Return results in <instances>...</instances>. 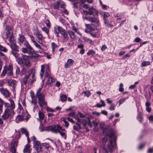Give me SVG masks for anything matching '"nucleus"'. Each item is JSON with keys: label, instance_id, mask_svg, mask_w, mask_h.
<instances>
[{"label": "nucleus", "instance_id": "nucleus-1", "mask_svg": "<svg viewBox=\"0 0 153 153\" xmlns=\"http://www.w3.org/2000/svg\"><path fill=\"white\" fill-rule=\"evenodd\" d=\"M100 126L102 130L103 134L107 135L109 137V142L107 146V149L110 152L112 153L116 145L117 137L115 135V132L112 129L108 130L106 128H104V124L103 123H100Z\"/></svg>", "mask_w": 153, "mask_h": 153}, {"label": "nucleus", "instance_id": "nucleus-2", "mask_svg": "<svg viewBox=\"0 0 153 153\" xmlns=\"http://www.w3.org/2000/svg\"><path fill=\"white\" fill-rule=\"evenodd\" d=\"M12 49V53L15 57L16 61L19 64L23 65L26 67H30V61L29 59L28 56L26 55H22V57H19L18 54L14 51L18 52L19 48L16 45V43L14 44L10 45Z\"/></svg>", "mask_w": 153, "mask_h": 153}, {"label": "nucleus", "instance_id": "nucleus-3", "mask_svg": "<svg viewBox=\"0 0 153 153\" xmlns=\"http://www.w3.org/2000/svg\"><path fill=\"white\" fill-rule=\"evenodd\" d=\"M41 88H39L37 91L36 96L38 98V103L39 106L42 108L46 107L47 103L45 100V95L41 92Z\"/></svg>", "mask_w": 153, "mask_h": 153}, {"label": "nucleus", "instance_id": "nucleus-4", "mask_svg": "<svg viewBox=\"0 0 153 153\" xmlns=\"http://www.w3.org/2000/svg\"><path fill=\"white\" fill-rule=\"evenodd\" d=\"M54 32L57 37H59V34L60 33L64 39L68 37L67 31L60 26L55 27H54Z\"/></svg>", "mask_w": 153, "mask_h": 153}, {"label": "nucleus", "instance_id": "nucleus-5", "mask_svg": "<svg viewBox=\"0 0 153 153\" xmlns=\"http://www.w3.org/2000/svg\"><path fill=\"white\" fill-rule=\"evenodd\" d=\"M51 129H52L51 131L54 133H57L59 132L62 136H65V133L60 131H65V130L64 128H63L59 125L57 124L53 126V127H50Z\"/></svg>", "mask_w": 153, "mask_h": 153}, {"label": "nucleus", "instance_id": "nucleus-6", "mask_svg": "<svg viewBox=\"0 0 153 153\" xmlns=\"http://www.w3.org/2000/svg\"><path fill=\"white\" fill-rule=\"evenodd\" d=\"M15 113L14 111H11L8 108H6L2 116V117L4 120H5L8 119L10 116L11 117L12 115H13Z\"/></svg>", "mask_w": 153, "mask_h": 153}, {"label": "nucleus", "instance_id": "nucleus-7", "mask_svg": "<svg viewBox=\"0 0 153 153\" xmlns=\"http://www.w3.org/2000/svg\"><path fill=\"white\" fill-rule=\"evenodd\" d=\"M84 13L86 15L89 14L95 16L97 14L98 12L97 10L93 7H89L88 10H83Z\"/></svg>", "mask_w": 153, "mask_h": 153}, {"label": "nucleus", "instance_id": "nucleus-8", "mask_svg": "<svg viewBox=\"0 0 153 153\" xmlns=\"http://www.w3.org/2000/svg\"><path fill=\"white\" fill-rule=\"evenodd\" d=\"M9 103L6 102L5 103V105L7 107V108L9 109V110L11 111H14V109L15 107V105L14 102L11 99L9 100Z\"/></svg>", "mask_w": 153, "mask_h": 153}, {"label": "nucleus", "instance_id": "nucleus-9", "mask_svg": "<svg viewBox=\"0 0 153 153\" xmlns=\"http://www.w3.org/2000/svg\"><path fill=\"white\" fill-rule=\"evenodd\" d=\"M33 147L38 153L42 152V148L39 141H34L33 142Z\"/></svg>", "mask_w": 153, "mask_h": 153}, {"label": "nucleus", "instance_id": "nucleus-10", "mask_svg": "<svg viewBox=\"0 0 153 153\" xmlns=\"http://www.w3.org/2000/svg\"><path fill=\"white\" fill-rule=\"evenodd\" d=\"M83 19L84 20L85 19L91 22L95 23L97 24H98L99 22L98 19L95 17H88L86 16L85 17H83Z\"/></svg>", "mask_w": 153, "mask_h": 153}, {"label": "nucleus", "instance_id": "nucleus-11", "mask_svg": "<svg viewBox=\"0 0 153 153\" xmlns=\"http://www.w3.org/2000/svg\"><path fill=\"white\" fill-rule=\"evenodd\" d=\"M6 30V39H8L9 37L13 36V32L11 27L7 25Z\"/></svg>", "mask_w": 153, "mask_h": 153}, {"label": "nucleus", "instance_id": "nucleus-12", "mask_svg": "<svg viewBox=\"0 0 153 153\" xmlns=\"http://www.w3.org/2000/svg\"><path fill=\"white\" fill-rule=\"evenodd\" d=\"M40 124L39 126V128L40 130L41 131H43L45 130L47 131H52V129H51L50 128L51 127H53V126H49L46 127H44V125L42 123V121L41 120H40Z\"/></svg>", "mask_w": 153, "mask_h": 153}, {"label": "nucleus", "instance_id": "nucleus-13", "mask_svg": "<svg viewBox=\"0 0 153 153\" xmlns=\"http://www.w3.org/2000/svg\"><path fill=\"white\" fill-rule=\"evenodd\" d=\"M34 35L38 39V42L40 44H42V41L43 39V36L42 34L39 31H36L34 34Z\"/></svg>", "mask_w": 153, "mask_h": 153}, {"label": "nucleus", "instance_id": "nucleus-14", "mask_svg": "<svg viewBox=\"0 0 153 153\" xmlns=\"http://www.w3.org/2000/svg\"><path fill=\"white\" fill-rule=\"evenodd\" d=\"M0 91L4 97L6 98L9 97H10V92L9 91L5 88H1Z\"/></svg>", "mask_w": 153, "mask_h": 153}, {"label": "nucleus", "instance_id": "nucleus-15", "mask_svg": "<svg viewBox=\"0 0 153 153\" xmlns=\"http://www.w3.org/2000/svg\"><path fill=\"white\" fill-rule=\"evenodd\" d=\"M19 37L18 38V43L21 45L23 44L24 42H25L26 41L25 38L24 36L22 34H19Z\"/></svg>", "mask_w": 153, "mask_h": 153}, {"label": "nucleus", "instance_id": "nucleus-16", "mask_svg": "<svg viewBox=\"0 0 153 153\" xmlns=\"http://www.w3.org/2000/svg\"><path fill=\"white\" fill-rule=\"evenodd\" d=\"M17 142L16 141L14 142L11 144V151L12 153H16V147L17 146Z\"/></svg>", "mask_w": 153, "mask_h": 153}, {"label": "nucleus", "instance_id": "nucleus-17", "mask_svg": "<svg viewBox=\"0 0 153 153\" xmlns=\"http://www.w3.org/2000/svg\"><path fill=\"white\" fill-rule=\"evenodd\" d=\"M74 62V61L71 59H68L67 62L65 64L64 67L65 68H68L73 64Z\"/></svg>", "mask_w": 153, "mask_h": 153}, {"label": "nucleus", "instance_id": "nucleus-18", "mask_svg": "<svg viewBox=\"0 0 153 153\" xmlns=\"http://www.w3.org/2000/svg\"><path fill=\"white\" fill-rule=\"evenodd\" d=\"M8 83L9 86H11L13 89H14L16 83V81L14 79H11L8 81Z\"/></svg>", "mask_w": 153, "mask_h": 153}, {"label": "nucleus", "instance_id": "nucleus-19", "mask_svg": "<svg viewBox=\"0 0 153 153\" xmlns=\"http://www.w3.org/2000/svg\"><path fill=\"white\" fill-rule=\"evenodd\" d=\"M30 146L29 144L26 145L23 149L24 153H30Z\"/></svg>", "mask_w": 153, "mask_h": 153}, {"label": "nucleus", "instance_id": "nucleus-20", "mask_svg": "<svg viewBox=\"0 0 153 153\" xmlns=\"http://www.w3.org/2000/svg\"><path fill=\"white\" fill-rule=\"evenodd\" d=\"M8 39H9V40L10 44V45L8 43H7V44L8 45H10L16 43V41L14 39V36H13L9 37Z\"/></svg>", "mask_w": 153, "mask_h": 153}, {"label": "nucleus", "instance_id": "nucleus-21", "mask_svg": "<svg viewBox=\"0 0 153 153\" xmlns=\"http://www.w3.org/2000/svg\"><path fill=\"white\" fill-rule=\"evenodd\" d=\"M48 78V79L46 82V84L48 85H52L53 82H55V80L51 77Z\"/></svg>", "mask_w": 153, "mask_h": 153}, {"label": "nucleus", "instance_id": "nucleus-22", "mask_svg": "<svg viewBox=\"0 0 153 153\" xmlns=\"http://www.w3.org/2000/svg\"><path fill=\"white\" fill-rule=\"evenodd\" d=\"M30 75V73H29L28 75H25L23 79V83L24 84L26 85L27 83L28 79L29 78Z\"/></svg>", "mask_w": 153, "mask_h": 153}, {"label": "nucleus", "instance_id": "nucleus-23", "mask_svg": "<svg viewBox=\"0 0 153 153\" xmlns=\"http://www.w3.org/2000/svg\"><path fill=\"white\" fill-rule=\"evenodd\" d=\"M12 70V66L11 65L9 66L7 70V74L10 76L12 75L13 74Z\"/></svg>", "mask_w": 153, "mask_h": 153}, {"label": "nucleus", "instance_id": "nucleus-24", "mask_svg": "<svg viewBox=\"0 0 153 153\" xmlns=\"http://www.w3.org/2000/svg\"><path fill=\"white\" fill-rule=\"evenodd\" d=\"M29 53L30 54V56L31 57H34V58L38 57L40 56V55L39 54L36 53V52L34 51H30Z\"/></svg>", "mask_w": 153, "mask_h": 153}, {"label": "nucleus", "instance_id": "nucleus-25", "mask_svg": "<svg viewBox=\"0 0 153 153\" xmlns=\"http://www.w3.org/2000/svg\"><path fill=\"white\" fill-rule=\"evenodd\" d=\"M68 33L70 37L72 39L75 38L76 36L74 33L71 30H69L68 31Z\"/></svg>", "mask_w": 153, "mask_h": 153}, {"label": "nucleus", "instance_id": "nucleus-26", "mask_svg": "<svg viewBox=\"0 0 153 153\" xmlns=\"http://www.w3.org/2000/svg\"><path fill=\"white\" fill-rule=\"evenodd\" d=\"M137 118L138 121L141 123L143 120V115L140 112L138 114V116L137 117Z\"/></svg>", "mask_w": 153, "mask_h": 153}, {"label": "nucleus", "instance_id": "nucleus-27", "mask_svg": "<svg viewBox=\"0 0 153 153\" xmlns=\"http://www.w3.org/2000/svg\"><path fill=\"white\" fill-rule=\"evenodd\" d=\"M38 114L40 120L42 121L44 119L45 116L44 114V113L41 111H39L38 113Z\"/></svg>", "mask_w": 153, "mask_h": 153}, {"label": "nucleus", "instance_id": "nucleus-28", "mask_svg": "<svg viewBox=\"0 0 153 153\" xmlns=\"http://www.w3.org/2000/svg\"><path fill=\"white\" fill-rule=\"evenodd\" d=\"M24 46L26 47L27 49H29L30 50H31L33 49L30 46V45L29 44L28 42L27 41H25V42L24 43Z\"/></svg>", "mask_w": 153, "mask_h": 153}, {"label": "nucleus", "instance_id": "nucleus-29", "mask_svg": "<svg viewBox=\"0 0 153 153\" xmlns=\"http://www.w3.org/2000/svg\"><path fill=\"white\" fill-rule=\"evenodd\" d=\"M150 64V62L149 61H143L141 63V65L142 67H145L146 66L149 65Z\"/></svg>", "mask_w": 153, "mask_h": 153}, {"label": "nucleus", "instance_id": "nucleus-30", "mask_svg": "<svg viewBox=\"0 0 153 153\" xmlns=\"http://www.w3.org/2000/svg\"><path fill=\"white\" fill-rule=\"evenodd\" d=\"M59 1H57L56 3H55L53 4L54 8L55 9H58L59 8Z\"/></svg>", "mask_w": 153, "mask_h": 153}, {"label": "nucleus", "instance_id": "nucleus-31", "mask_svg": "<svg viewBox=\"0 0 153 153\" xmlns=\"http://www.w3.org/2000/svg\"><path fill=\"white\" fill-rule=\"evenodd\" d=\"M45 67L44 65H42L41 66V72L40 74V75L41 77H42L44 72Z\"/></svg>", "mask_w": 153, "mask_h": 153}, {"label": "nucleus", "instance_id": "nucleus-32", "mask_svg": "<svg viewBox=\"0 0 153 153\" xmlns=\"http://www.w3.org/2000/svg\"><path fill=\"white\" fill-rule=\"evenodd\" d=\"M23 119L22 116L19 115L17 116L16 119V121L17 122L19 123L20 122L22 121Z\"/></svg>", "mask_w": 153, "mask_h": 153}, {"label": "nucleus", "instance_id": "nucleus-33", "mask_svg": "<svg viewBox=\"0 0 153 153\" xmlns=\"http://www.w3.org/2000/svg\"><path fill=\"white\" fill-rule=\"evenodd\" d=\"M83 93L85 94V96L87 97H89L91 95V93L89 90L83 91Z\"/></svg>", "mask_w": 153, "mask_h": 153}, {"label": "nucleus", "instance_id": "nucleus-34", "mask_svg": "<svg viewBox=\"0 0 153 153\" xmlns=\"http://www.w3.org/2000/svg\"><path fill=\"white\" fill-rule=\"evenodd\" d=\"M95 53V52L93 50H89L87 53V54L88 56L94 55Z\"/></svg>", "mask_w": 153, "mask_h": 153}, {"label": "nucleus", "instance_id": "nucleus-35", "mask_svg": "<svg viewBox=\"0 0 153 153\" xmlns=\"http://www.w3.org/2000/svg\"><path fill=\"white\" fill-rule=\"evenodd\" d=\"M21 131L23 134H24L26 136H28V132L27 131V130L24 128H22L21 129Z\"/></svg>", "mask_w": 153, "mask_h": 153}, {"label": "nucleus", "instance_id": "nucleus-36", "mask_svg": "<svg viewBox=\"0 0 153 153\" xmlns=\"http://www.w3.org/2000/svg\"><path fill=\"white\" fill-rule=\"evenodd\" d=\"M128 98V97H126L125 98H124L123 99L119 100L118 102V103H119V105H120L121 104H122Z\"/></svg>", "mask_w": 153, "mask_h": 153}, {"label": "nucleus", "instance_id": "nucleus-37", "mask_svg": "<svg viewBox=\"0 0 153 153\" xmlns=\"http://www.w3.org/2000/svg\"><path fill=\"white\" fill-rule=\"evenodd\" d=\"M61 100L62 102L65 101L67 100V96L65 94H62L61 96Z\"/></svg>", "mask_w": 153, "mask_h": 153}, {"label": "nucleus", "instance_id": "nucleus-38", "mask_svg": "<svg viewBox=\"0 0 153 153\" xmlns=\"http://www.w3.org/2000/svg\"><path fill=\"white\" fill-rule=\"evenodd\" d=\"M123 85L122 83H120L119 85V91L120 92H122L124 91V88L123 87Z\"/></svg>", "mask_w": 153, "mask_h": 153}, {"label": "nucleus", "instance_id": "nucleus-39", "mask_svg": "<svg viewBox=\"0 0 153 153\" xmlns=\"http://www.w3.org/2000/svg\"><path fill=\"white\" fill-rule=\"evenodd\" d=\"M0 50L1 51H3L6 52L7 51V49H6V48L2 46L0 44Z\"/></svg>", "mask_w": 153, "mask_h": 153}, {"label": "nucleus", "instance_id": "nucleus-40", "mask_svg": "<svg viewBox=\"0 0 153 153\" xmlns=\"http://www.w3.org/2000/svg\"><path fill=\"white\" fill-rule=\"evenodd\" d=\"M45 23L46 24V26L49 27L50 28L51 27V24L50 21L49 20H46L45 21Z\"/></svg>", "mask_w": 153, "mask_h": 153}, {"label": "nucleus", "instance_id": "nucleus-41", "mask_svg": "<svg viewBox=\"0 0 153 153\" xmlns=\"http://www.w3.org/2000/svg\"><path fill=\"white\" fill-rule=\"evenodd\" d=\"M97 32H94L93 31H91L90 34L93 37H95L96 36Z\"/></svg>", "mask_w": 153, "mask_h": 153}, {"label": "nucleus", "instance_id": "nucleus-42", "mask_svg": "<svg viewBox=\"0 0 153 153\" xmlns=\"http://www.w3.org/2000/svg\"><path fill=\"white\" fill-rule=\"evenodd\" d=\"M92 0H80V2L82 4H84L85 2L87 1L89 3H91Z\"/></svg>", "mask_w": 153, "mask_h": 153}, {"label": "nucleus", "instance_id": "nucleus-43", "mask_svg": "<svg viewBox=\"0 0 153 153\" xmlns=\"http://www.w3.org/2000/svg\"><path fill=\"white\" fill-rule=\"evenodd\" d=\"M74 118L77 120L79 123H81V120L79 118L77 115H76Z\"/></svg>", "mask_w": 153, "mask_h": 153}, {"label": "nucleus", "instance_id": "nucleus-44", "mask_svg": "<svg viewBox=\"0 0 153 153\" xmlns=\"http://www.w3.org/2000/svg\"><path fill=\"white\" fill-rule=\"evenodd\" d=\"M108 140V137H105L102 139V142L104 144H105L107 142Z\"/></svg>", "mask_w": 153, "mask_h": 153}, {"label": "nucleus", "instance_id": "nucleus-45", "mask_svg": "<svg viewBox=\"0 0 153 153\" xmlns=\"http://www.w3.org/2000/svg\"><path fill=\"white\" fill-rule=\"evenodd\" d=\"M115 105L114 104H112L111 105V106L109 107V109L111 111L114 110Z\"/></svg>", "mask_w": 153, "mask_h": 153}, {"label": "nucleus", "instance_id": "nucleus-46", "mask_svg": "<svg viewBox=\"0 0 153 153\" xmlns=\"http://www.w3.org/2000/svg\"><path fill=\"white\" fill-rule=\"evenodd\" d=\"M42 30L47 34L49 33V30L45 27L42 28Z\"/></svg>", "mask_w": 153, "mask_h": 153}, {"label": "nucleus", "instance_id": "nucleus-47", "mask_svg": "<svg viewBox=\"0 0 153 153\" xmlns=\"http://www.w3.org/2000/svg\"><path fill=\"white\" fill-rule=\"evenodd\" d=\"M33 44L35 46L38 48H39L40 49H42V48L41 47L40 45L37 42H35V43H33Z\"/></svg>", "mask_w": 153, "mask_h": 153}, {"label": "nucleus", "instance_id": "nucleus-48", "mask_svg": "<svg viewBox=\"0 0 153 153\" xmlns=\"http://www.w3.org/2000/svg\"><path fill=\"white\" fill-rule=\"evenodd\" d=\"M7 72V70L6 69H5V68H4L3 71H2V72L1 74V76H5V75L6 72Z\"/></svg>", "mask_w": 153, "mask_h": 153}, {"label": "nucleus", "instance_id": "nucleus-49", "mask_svg": "<svg viewBox=\"0 0 153 153\" xmlns=\"http://www.w3.org/2000/svg\"><path fill=\"white\" fill-rule=\"evenodd\" d=\"M31 102L32 103L34 104V105H36L37 102L36 99H32Z\"/></svg>", "mask_w": 153, "mask_h": 153}, {"label": "nucleus", "instance_id": "nucleus-50", "mask_svg": "<svg viewBox=\"0 0 153 153\" xmlns=\"http://www.w3.org/2000/svg\"><path fill=\"white\" fill-rule=\"evenodd\" d=\"M42 145L46 148H48L50 146V145L48 143H42Z\"/></svg>", "mask_w": 153, "mask_h": 153}, {"label": "nucleus", "instance_id": "nucleus-51", "mask_svg": "<svg viewBox=\"0 0 153 153\" xmlns=\"http://www.w3.org/2000/svg\"><path fill=\"white\" fill-rule=\"evenodd\" d=\"M73 128L74 129L76 130V131H79V130L81 129L82 128H79L78 126H76L75 125H74L73 126Z\"/></svg>", "mask_w": 153, "mask_h": 153}, {"label": "nucleus", "instance_id": "nucleus-52", "mask_svg": "<svg viewBox=\"0 0 153 153\" xmlns=\"http://www.w3.org/2000/svg\"><path fill=\"white\" fill-rule=\"evenodd\" d=\"M75 113L74 111H72L68 113V115L69 116H71L74 117L76 115L75 114Z\"/></svg>", "mask_w": 153, "mask_h": 153}, {"label": "nucleus", "instance_id": "nucleus-53", "mask_svg": "<svg viewBox=\"0 0 153 153\" xmlns=\"http://www.w3.org/2000/svg\"><path fill=\"white\" fill-rule=\"evenodd\" d=\"M59 5H60V7L62 8H64L65 7L64 3L63 1H59Z\"/></svg>", "mask_w": 153, "mask_h": 153}, {"label": "nucleus", "instance_id": "nucleus-54", "mask_svg": "<svg viewBox=\"0 0 153 153\" xmlns=\"http://www.w3.org/2000/svg\"><path fill=\"white\" fill-rule=\"evenodd\" d=\"M110 16L108 12H105L103 15V18H106Z\"/></svg>", "mask_w": 153, "mask_h": 153}, {"label": "nucleus", "instance_id": "nucleus-55", "mask_svg": "<svg viewBox=\"0 0 153 153\" xmlns=\"http://www.w3.org/2000/svg\"><path fill=\"white\" fill-rule=\"evenodd\" d=\"M45 76L48 78L51 77V73L50 72H45Z\"/></svg>", "mask_w": 153, "mask_h": 153}, {"label": "nucleus", "instance_id": "nucleus-56", "mask_svg": "<svg viewBox=\"0 0 153 153\" xmlns=\"http://www.w3.org/2000/svg\"><path fill=\"white\" fill-rule=\"evenodd\" d=\"M148 119L150 121L153 122V115H150L148 117Z\"/></svg>", "mask_w": 153, "mask_h": 153}, {"label": "nucleus", "instance_id": "nucleus-57", "mask_svg": "<svg viewBox=\"0 0 153 153\" xmlns=\"http://www.w3.org/2000/svg\"><path fill=\"white\" fill-rule=\"evenodd\" d=\"M20 137V132L19 131L17 132L16 135L15 136V138L16 139H18Z\"/></svg>", "mask_w": 153, "mask_h": 153}, {"label": "nucleus", "instance_id": "nucleus-58", "mask_svg": "<svg viewBox=\"0 0 153 153\" xmlns=\"http://www.w3.org/2000/svg\"><path fill=\"white\" fill-rule=\"evenodd\" d=\"M141 40V39L139 37L136 38L134 40V42H136L137 43H138L140 42Z\"/></svg>", "mask_w": 153, "mask_h": 153}, {"label": "nucleus", "instance_id": "nucleus-59", "mask_svg": "<svg viewBox=\"0 0 153 153\" xmlns=\"http://www.w3.org/2000/svg\"><path fill=\"white\" fill-rule=\"evenodd\" d=\"M45 72H50L49 67L48 65H47L46 67H45Z\"/></svg>", "mask_w": 153, "mask_h": 153}, {"label": "nucleus", "instance_id": "nucleus-60", "mask_svg": "<svg viewBox=\"0 0 153 153\" xmlns=\"http://www.w3.org/2000/svg\"><path fill=\"white\" fill-rule=\"evenodd\" d=\"M78 115L81 118H83L85 117V115L80 112H79L78 113Z\"/></svg>", "mask_w": 153, "mask_h": 153}, {"label": "nucleus", "instance_id": "nucleus-61", "mask_svg": "<svg viewBox=\"0 0 153 153\" xmlns=\"http://www.w3.org/2000/svg\"><path fill=\"white\" fill-rule=\"evenodd\" d=\"M145 144H140L138 147V149H142L144 146Z\"/></svg>", "mask_w": 153, "mask_h": 153}, {"label": "nucleus", "instance_id": "nucleus-62", "mask_svg": "<svg viewBox=\"0 0 153 153\" xmlns=\"http://www.w3.org/2000/svg\"><path fill=\"white\" fill-rule=\"evenodd\" d=\"M22 51L23 53H25L27 52L28 50L27 48H22Z\"/></svg>", "mask_w": 153, "mask_h": 153}, {"label": "nucleus", "instance_id": "nucleus-63", "mask_svg": "<svg viewBox=\"0 0 153 153\" xmlns=\"http://www.w3.org/2000/svg\"><path fill=\"white\" fill-rule=\"evenodd\" d=\"M107 48V47L105 45H103L101 48V50L102 51H105Z\"/></svg>", "mask_w": 153, "mask_h": 153}, {"label": "nucleus", "instance_id": "nucleus-64", "mask_svg": "<svg viewBox=\"0 0 153 153\" xmlns=\"http://www.w3.org/2000/svg\"><path fill=\"white\" fill-rule=\"evenodd\" d=\"M103 153H108V152L107 149L105 148V147H103L102 148Z\"/></svg>", "mask_w": 153, "mask_h": 153}]
</instances>
